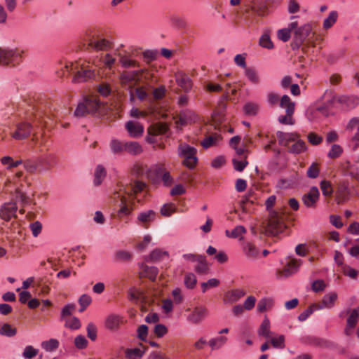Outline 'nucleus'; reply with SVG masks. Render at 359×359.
Masks as SVG:
<instances>
[{
	"mask_svg": "<svg viewBox=\"0 0 359 359\" xmlns=\"http://www.w3.org/2000/svg\"><path fill=\"white\" fill-rule=\"evenodd\" d=\"M145 184L135 181L129 184L118 185V190L114 193L115 198L120 199V209L118 211V216L121 218L124 216L130 215L133 211V199L131 198L133 194L141 191Z\"/></svg>",
	"mask_w": 359,
	"mask_h": 359,
	"instance_id": "nucleus-1",
	"label": "nucleus"
},
{
	"mask_svg": "<svg viewBox=\"0 0 359 359\" xmlns=\"http://www.w3.org/2000/svg\"><path fill=\"white\" fill-rule=\"evenodd\" d=\"M285 227L283 215L275 210H270L266 227V233L271 236L278 235L283 231Z\"/></svg>",
	"mask_w": 359,
	"mask_h": 359,
	"instance_id": "nucleus-2",
	"label": "nucleus"
},
{
	"mask_svg": "<svg viewBox=\"0 0 359 359\" xmlns=\"http://www.w3.org/2000/svg\"><path fill=\"white\" fill-rule=\"evenodd\" d=\"M179 156L184 158L183 164L189 168H194L197 162V150L186 143H182L177 149Z\"/></svg>",
	"mask_w": 359,
	"mask_h": 359,
	"instance_id": "nucleus-3",
	"label": "nucleus"
},
{
	"mask_svg": "<svg viewBox=\"0 0 359 359\" xmlns=\"http://www.w3.org/2000/svg\"><path fill=\"white\" fill-rule=\"evenodd\" d=\"M99 107L100 102L96 98H86L78 104L74 115L77 118H81L88 114L95 112Z\"/></svg>",
	"mask_w": 359,
	"mask_h": 359,
	"instance_id": "nucleus-4",
	"label": "nucleus"
},
{
	"mask_svg": "<svg viewBox=\"0 0 359 359\" xmlns=\"http://www.w3.org/2000/svg\"><path fill=\"white\" fill-rule=\"evenodd\" d=\"M245 7L244 14L248 16L252 13L257 17H264L269 13L268 7L262 0H248Z\"/></svg>",
	"mask_w": 359,
	"mask_h": 359,
	"instance_id": "nucleus-5",
	"label": "nucleus"
},
{
	"mask_svg": "<svg viewBox=\"0 0 359 359\" xmlns=\"http://www.w3.org/2000/svg\"><path fill=\"white\" fill-rule=\"evenodd\" d=\"M280 107L285 109L286 115L280 116L278 117V121L282 124L293 125L294 120L292 115L294 111V102H292L290 98L285 95L280 100Z\"/></svg>",
	"mask_w": 359,
	"mask_h": 359,
	"instance_id": "nucleus-6",
	"label": "nucleus"
},
{
	"mask_svg": "<svg viewBox=\"0 0 359 359\" xmlns=\"http://www.w3.org/2000/svg\"><path fill=\"white\" fill-rule=\"evenodd\" d=\"M162 165L161 164H155L150 167L143 164L142 163H135L133 168L132 172L137 175L146 176L147 178L154 179V172L156 174L161 171Z\"/></svg>",
	"mask_w": 359,
	"mask_h": 359,
	"instance_id": "nucleus-7",
	"label": "nucleus"
},
{
	"mask_svg": "<svg viewBox=\"0 0 359 359\" xmlns=\"http://www.w3.org/2000/svg\"><path fill=\"white\" fill-rule=\"evenodd\" d=\"M146 69H141L133 71H123L119 77L121 83L130 88H133L135 84L140 81L141 75L145 72Z\"/></svg>",
	"mask_w": 359,
	"mask_h": 359,
	"instance_id": "nucleus-8",
	"label": "nucleus"
},
{
	"mask_svg": "<svg viewBox=\"0 0 359 359\" xmlns=\"http://www.w3.org/2000/svg\"><path fill=\"white\" fill-rule=\"evenodd\" d=\"M74 74L73 83L86 82L95 77L94 69H89L83 64L80 65L79 63Z\"/></svg>",
	"mask_w": 359,
	"mask_h": 359,
	"instance_id": "nucleus-9",
	"label": "nucleus"
},
{
	"mask_svg": "<svg viewBox=\"0 0 359 359\" xmlns=\"http://www.w3.org/2000/svg\"><path fill=\"white\" fill-rule=\"evenodd\" d=\"M115 55L118 58V62L122 67L135 68L139 67V62L131 57L130 53L126 50H116Z\"/></svg>",
	"mask_w": 359,
	"mask_h": 359,
	"instance_id": "nucleus-10",
	"label": "nucleus"
},
{
	"mask_svg": "<svg viewBox=\"0 0 359 359\" xmlns=\"http://www.w3.org/2000/svg\"><path fill=\"white\" fill-rule=\"evenodd\" d=\"M24 50L18 48L1 49L0 48V65H8L20 57Z\"/></svg>",
	"mask_w": 359,
	"mask_h": 359,
	"instance_id": "nucleus-11",
	"label": "nucleus"
},
{
	"mask_svg": "<svg viewBox=\"0 0 359 359\" xmlns=\"http://www.w3.org/2000/svg\"><path fill=\"white\" fill-rule=\"evenodd\" d=\"M346 313L349 315L346 320L344 332L346 336H351L353 334V330L359 320V306L353 309H348Z\"/></svg>",
	"mask_w": 359,
	"mask_h": 359,
	"instance_id": "nucleus-12",
	"label": "nucleus"
},
{
	"mask_svg": "<svg viewBox=\"0 0 359 359\" xmlns=\"http://www.w3.org/2000/svg\"><path fill=\"white\" fill-rule=\"evenodd\" d=\"M312 31V25L310 23H306L302 26L298 27L294 32V37L295 41V44L297 48L300 47V46L304 42V41L308 38L309 34Z\"/></svg>",
	"mask_w": 359,
	"mask_h": 359,
	"instance_id": "nucleus-13",
	"label": "nucleus"
},
{
	"mask_svg": "<svg viewBox=\"0 0 359 359\" xmlns=\"http://www.w3.org/2000/svg\"><path fill=\"white\" fill-rule=\"evenodd\" d=\"M337 102V107L343 110H350L358 104V99L354 96L339 95L334 98Z\"/></svg>",
	"mask_w": 359,
	"mask_h": 359,
	"instance_id": "nucleus-14",
	"label": "nucleus"
},
{
	"mask_svg": "<svg viewBox=\"0 0 359 359\" xmlns=\"http://www.w3.org/2000/svg\"><path fill=\"white\" fill-rule=\"evenodd\" d=\"M32 126L29 123L22 122L16 126V130L11 133V136L16 140H21L28 137L32 132Z\"/></svg>",
	"mask_w": 359,
	"mask_h": 359,
	"instance_id": "nucleus-15",
	"label": "nucleus"
},
{
	"mask_svg": "<svg viewBox=\"0 0 359 359\" xmlns=\"http://www.w3.org/2000/svg\"><path fill=\"white\" fill-rule=\"evenodd\" d=\"M208 309L204 306H196L188 316L187 320L194 324H198L208 316Z\"/></svg>",
	"mask_w": 359,
	"mask_h": 359,
	"instance_id": "nucleus-16",
	"label": "nucleus"
},
{
	"mask_svg": "<svg viewBox=\"0 0 359 359\" xmlns=\"http://www.w3.org/2000/svg\"><path fill=\"white\" fill-rule=\"evenodd\" d=\"M17 210L18 207L15 203H6L0 209V217L5 221H9L16 217Z\"/></svg>",
	"mask_w": 359,
	"mask_h": 359,
	"instance_id": "nucleus-17",
	"label": "nucleus"
},
{
	"mask_svg": "<svg viewBox=\"0 0 359 359\" xmlns=\"http://www.w3.org/2000/svg\"><path fill=\"white\" fill-rule=\"evenodd\" d=\"M156 213L152 210L141 212L137 217V224L144 228H148L149 224L155 221Z\"/></svg>",
	"mask_w": 359,
	"mask_h": 359,
	"instance_id": "nucleus-18",
	"label": "nucleus"
},
{
	"mask_svg": "<svg viewBox=\"0 0 359 359\" xmlns=\"http://www.w3.org/2000/svg\"><path fill=\"white\" fill-rule=\"evenodd\" d=\"M338 298V295L335 292H331L324 295L321 302L319 304H313L316 306V309H328L334 307L335 302Z\"/></svg>",
	"mask_w": 359,
	"mask_h": 359,
	"instance_id": "nucleus-19",
	"label": "nucleus"
},
{
	"mask_svg": "<svg viewBox=\"0 0 359 359\" xmlns=\"http://www.w3.org/2000/svg\"><path fill=\"white\" fill-rule=\"evenodd\" d=\"M175 81L177 84L184 90L185 93H189L192 88V81L185 74L179 72L175 74Z\"/></svg>",
	"mask_w": 359,
	"mask_h": 359,
	"instance_id": "nucleus-20",
	"label": "nucleus"
},
{
	"mask_svg": "<svg viewBox=\"0 0 359 359\" xmlns=\"http://www.w3.org/2000/svg\"><path fill=\"white\" fill-rule=\"evenodd\" d=\"M88 46L95 51H106L111 48V43L106 39H92Z\"/></svg>",
	"mask_w": 359,
	"mask_h": 359,
	"instance_id": "nucleus-21",
	"label": "nucleus"
},
{
	"mask_svg": "<svg viewBox=\"0 0 359 359\" xmlns=\"http://www.w3.org/2000/svg\"><path fill=\"white\" fill-rule=\"evenodd\" d=\"M198 116L191 109H184L179 114V122L181 125H187L196 122Z\"/></svg>",
	"mask_w": 359,
	"mask_h": 359,
	"instance_id": "nucleus-22",
	"label": "nucleus"
},
{
	"mask_svg": "<svg viewBox=\"0 0 359 359\" xmlns=\"http://www.w3.org/2000/svg\"><path fill=\"white\" fill-rule=\"evenodd\" d=\"M302 264V261L300 259H290L283 271L279 272L280 276L287 277L296 273L299 266Z\"/></svg>",
	"mask_w": 359,
	"mask_h": 359,
	"instance_id": "nucleus-23",
	"label": "nucleus"
},
{
	"mask_svg": "<svg viewBox=\"0 0 359 359\" xmlns=\"http://www.w3.org/2000/svg\"><path fill=\"white\" fill-rule=\"evenodd\" d=\"M320 193L318 189L316 187H312L309 193L304 195L302 200L304 205L308 207H313L316 201L318 200Z\"/></svg>",
	"mask_w": 359,
	"mask_h": 359,
	"instance_id": "nucleus-24",
	"label": "nucleus"
},
{
	"mask_svg": "<svg viewBox=\"0 0 359 359\" xmlns=\"http://www.w3.org/2000/svg\"><path fill=\"white\" fill-rule=\"evenodd\" d=\"M126 128L132 137H141L144 133V127L138 122L129 121L126 123Z\"/></svg>",
	"mask_w": 359,
	"mask_h": 359,
	"instance_id": "nucleus-25",
	"label": "nucleus"
},
{
	"mask_svg": "<svg viewBox=\"0 0 359 359\" xmlns=\"http://www.w3.org/2000/svg\"><path fill=\"white\" fill-rule=\"evenodd\" d=\"M246 292L242 289H236L227 292L225 294L224 302L226 304H233L239 301L245 295Z\"/></svg>",
	"mask_w": 359,
	"mask_h": 359,
	"instance_id": "nucleus-26",
	"label": "nucleus"
},
{
	"mask_svg": "<svg viewBox=\"0 0 359 359\" xmlns=\"http://www.w3.org/2000/svg\"><path fill=\"white\" fill-rule=\"evenodd\" d=\"M122 323L123 317L119 315L111 314L105 320V326L110 330H117Z\"/></svg>",
	"mask_w": 359,
	"mask_h": 359,
	"instance_id": "nucleus-27",
	"label": "nucleus"
},
{
	"mask_svg": "<svg viewBox=\"0 0 359 359\" xmlns=\"http://www.w3.org/2000/svg\"><path fill=\"white\" fill-rule=\"evenodd\" d=\"M169 254L167 251L161 249H155L150 252V254L145 257V261L148 262H158L168 258Z\"/></svg>",
	"mask_w": 359,
	"mask_h": 359,
	"instance_id": "nucleus-28",
	"label": "nucleus"
},
{
	"mask_svg": "<svg viewBox=\"0 0 359 359\" xmlns=\"http://www.w3.org/2000/svg\"><path fill=\"white\" fill-rule=\"evenodd\" d=\"M274 306V300L271 297H263L260 299L257 304V311L264 313L271 310Z\"/></svg>",
	"mask_w": 359,
	"mask_h": 359,
	"instance_id": "nucleus-29",
	"label": "nucleus"
},
{
	"mask_svg": "<svg viewBox=\"0 0 359 359\" xmlns=\"http://www.w3.org/2000/svg\"><path fill=\"white\" fill-rule=\"evenodd\" d=\"M276 136L278 139V142L280 145L287 147L290 142L295 141L297 139L296 133H284L278 131Z\"/></svg>",
	"mask_w": 359,
	"mask_h": 359,
	"instance_id": "nucleus-30",
	"label": "nucleus"
},
{
	"mask_svg": "<svg viewBox=\"0 0 359 359\" xmlns=\"http://www.w3.org/2000/svg\"><path fill=\"white\" fill-rule=\"evenodd\" d=\"M346 130L352 134L353 141H359V118H351L346 126Z\"/></svg>",
	"mask_w": 359,
	"mask_h": 359,
	"instance_id": "nucleus-31",
	"label": "nucleus"
},
{
	"mask_svg": "<svg viewBox=\"0 0 359 359\" xmlns=\"http://www.w3.org/2000/svg\"><path fill=\"white\" fill-rule=\"evenodd\" d=\"M327 96L329 97V99L325 101L324 105L322 107H319L316 109L317 111H318L322 114H323L324 116H328V112H327V109L329 107L332 106V105L337 107V100H334V98L338 97L339 95H333L331 92H330V93L326 92L325 94V97H327Z\"/></svg>",
	"mask_w": 359,
	"mask_h": 359,
	"instance_id": "nucleus-32",
	"label": "nucleus"
},
{
	"mask_svg": "<svg viewBox=\"0 0 359 359\" xmlns=\"http://www.w3.org/2000/svg\"><path fill=\"white\" fill-rule=\"evenodd\" d=\"M243 252L244 255L250 259H255L259 255V250L254 244L250 242L243 243Z\"/></svg>",
	"mask_w": 359,
	"mask_h": 359,
	"instance_id": "nucleus-33",
	"label": "nucleus"
},
{
	"mask_svg": "<svg viewBox=\"0 0 359 359\" xmlns=\"http://www.w3.org/2000/svg\"><path fill=\"white\" fill-rule=\"evenodd\" d=\"M168 127L164 123H156L148 128V133L152 135H163L167 133Z\"/></svg>",
	"mask_w": 359,
	"mask_h": 359,
	"instance_id": "nucleus-34",
	"label": "nucleus"
},
{
	"mask_svg": "<svg viewBox=\"0 0 359 359\" xmlns=\"http://www.w3.org/2000/svg\"><path fill=\"white\" fill-rule=\"evenodd\" d=\"M245 75L248 80L254 85L260 83L261 79L258 72L253 67H247L245 69Z\"/></svg>",
	"mask_w": 359,
	"mask_h": 359,
	"instance_id": "nucleus-35",
	"label": "nucleus"
},
{
	"mask_svg": "<svg viewBox=\"0 0 359 359\" xmlns=\"http://www.w3.org/2000/svg\"><path fill=\"white\" fill-rule=\"evenodd\" d=\"M125 151L135 156L143 151L142 147L137 142H126Z\"/></svg>",
	"mask_w": 359,
	"mask_h": 359,
	"instance_id": "nucleus-36",
	"label": "nucleus"
},
{
	"mask_svg": "<svg viewBox=\"0 0 359 359\" xmlns=\"http://www.w3.org/2000/svg\"><path fill=\"white\" fill-rule=\"evenodd\" d=\"M162 165L161 171L158 173L153 172L154 175V179H151L152 181H156L157 179H158L160 177H162V180L165 186H170L172 183V178L171 177L170 173L167 172L164 168V165L161 164Z\"/></svg>",
	"mask_w": 359,
	"mask_h": 359,
	"instance_id": "nucleus-37",
	"label": "nucleus"
},
{
	"mask_svg": "<svg viewBox=\"0 0 359 359\" xmlns=\"http://www.w3.org/2000/svg\"><path fill=\"white\" fill-rule=\"evenodd\" d=\"M107 172L105 168L101 165H97L94 172V184L95 186H99L100 184H101V183L105 178Z\"/></svg>",
	"mask_w": 359,
	"mask_h": 359,
	"instance_id": "nucleus-38",
	"label": "nucleus"
},
{
	"mask_svg": "<svg viewBox=\"0 0 359 359\" xmlns=\"http://www.w3.org/2000/svg\"><path fill=\"white\" fill-rule=\"evenodd\" d=\"M246 229L242 226H236L232 231L226 230L225 234L229 238H238L243 240V235L246 233Z\"/></svg>",
	"mask_w": 359,
	"mask_h": 359,
	"instance_id": "nucleus-39",
	"label": "nucleus"
},
{
	"mask_svg": "<svg viewBox=\"0 0 359 359\" xmlns=\"http://www.w3.org/2000/svg\"><path fill=\"white\" fill-rule=\"evenodd\" d=\"M227 337L224 336L216 337L208 341V345L212 350L219 349L227 342Z\"/></svg>",
	"mask_w": 359,
	"mask_h": 359,
	"instance_id": "nucleus-40",
	"label": "nucleus"
},
{
	"mask_svg": "<svg viewBox=\"0 0 359 359\" xmlns=\"http://www.w3.org/2000/svg\"><path fill=\"white\" fill-rule=\"evenodd\" d=\"M293 142L292 146L289 147V151L290 153L298 154L306 150L307 147L306 143L303 140L297 138Z\"/></svg>",
	"mask_w": 359,
	"mask_h": 359,
	"instance_id": "nucleus-41",
	"label": "nucleus"
},
{
	"mask_svg": "<svg viewBox=\"0 0 359 359\" xmlns=\"http://www.w3.org/2000/svg\"><path fill=\"white\" fill-rule=\"evenodd\" d=\"M270 333V320L265 316L258 329V334L269 338Z\"/></svg>",
	"mask_w": 359,
	"mask_h": 359,
	"instance_id": "nucleus-42",
	"label": "nucleus"
},
{
	"mask_svg": "<svg viewBox=\"0 0 359 359\" xmlns=\"http://www.w3.org/2000/svg\"><path fill=\"white\" fill-rule=\"evenodd\" d=\"M126 142H121L116 139L111 140L109 147L111 152L114 154H120L125 151Z\"/></svg>",
	"mask_w": 359,
	"mask_h": 359,
	"instance_id": "nucleus-43",
	"label": "nucleus"
},
{
	"mask_svg": "<svg viewBox=\"0 0 359 359\" xmlns=\"http://www.w3.org/2000/svg\"><path fill=\"white\" fill-rule=\"evenodd\" d=\"M16 334V328L8 323H4L0 326V334L2 336L12 337H14Z\"/></svg>",
	"mask_w": 359,
	"mask_h": 359,
	"instance_id": "nucleus-44",
	"label": "nucleus"
},
{
	"mask_svg": "<svg viewBox=\"0 0 359 359\" xmlns=\"http://www.w3.org/2000/svg\"><path fill=\"white\" fill-rule=\"evenodd\" d=\"M197 264L195 266V270L199 273H206L208 271V263L204 256L200 255L198 257Z\"/></svg>",
	"mask_w": 359,
	"mask_h": 359,
	"instance_id": "nucleus-45",
	"label": "nucleus"
},
{
	"mask_svg": "<svg viewBox=\"0 0 359 359\" xmlns=\"http://www.w3.org/2000/svg\"><path fill=\"white\" fill-rule=\"evenodd\" d=\"M145 349L142 350L139 348H128L126 351V356L128 359H140L143 356Z\"/></svg>",
	"mask_w": 359,
	"mask_h": 359,
	"instance_id": "nucleus-46",
	"label": "nucleus"
},
{
	"mask_svg": "<svg viewBox=\"0 0 359 359\" xmlns=\"http://www.w3.org/2000/svg\"><path fill=\"white\" fill-rule=\"evenodd\" d=\"M259 109V104L252 102H248L243 106L245 114L249 116H255L258 113Z\"/></svg>",
	"mask_w": 359,
	"mask_h": 359,
	"instance_id": "nucleus-47",
	"label": "nucleus"
},
{
	"mask_svg": "<svg viewBox=\"0 0 359 359\" xmlns=\"http://www.w3.org/2000/svg\"><path fill=\"white\" fill-rule=\"evenodd\" d=\"M59 346V341L55 339H50L41 343V347L48 352L55 351Z\"/></svg>",
	"mask_w": 359,
	"mask_h": 359,
	"instance_id": "nucleus-48",
	"label": "nucleus"
},
{
	"mask_svg": "<svg viewBox=\"0 0 359 359\" xmlns=\"http://www.w3.org/2000/svg\"><path fill=\"white\" fill-rule=\"evenodd\" d=\"M338 18V13L337 11H333L330 13L328 17L323 21V28L328 29L332 27L334 24L337 22Z\"/></svg>",
	"mask_w": 359,
	"mask_h": 359,
	"instance_id": "nucleus-49",
	"label": "nucleus"
},
{
	"mask_svg": "<svg viewBox=\"0 0 359 359\" xmlns=\"http://www.w3.org/2000/svg\"><path fill=\"white\" fill-rule=\"evenodd\" d=\"M259 44L262 48L266 49L273 48V43L270 39V36L268 33H264L259 38Z\"/></svg>",
	"mask_w": 359,
	"mask_h": 359,
	"instance_id": "nucleus-50",
	"label": "nucleus"
},
{
	"mask_svg": "<svg viewBox=\"0 0 359 359\" xmlns=\"http://www.w3.org/2000/svg\"><path fill=\"white\" fill-rule=\"evenodd\" d=\"M320 173L319 165L318 163L313 162L309 167L306 171V175L309 178L315 179L318 177Z\"/></svg>",
	"mask_w": 359,
	"mask_h": 359,
	"instance_id": "nucleus-51",
	"label": "nucleus"
},
{
	"mask_svg": "<svg viewBox=\"0 0 359 359\" xmlns=\"http://www.w3.org/2000/svg\"><path fill=\"white\" fill-rule=\"evenodd\" d=\"M221 137L218 135H211L207 137L204 139V140L201 142V145L207 149L217 144L220 140Z\"/></svg>",
	"mask_w": 359,
	"mask_h": 359,
	"instance_id": "nucleus-52",
	"label": "nucleus"
},
{
	"mask_svg": "<svg viewBox=\"0 0 359 359\" xmlns=\"http://www.w3.org/2000/svg\"><path fill=\"white\" fill-rule=\"evenodd\" d=\"M144 276H147L151 280H154L158 274V269L155 266H143Z\"/></svg>",
	"mask_w": 359,
	"mask_h": 359,
	"instance_id": "nucleus-53",
	"label": "nucleus"
},
{
	"mask_svg": "<svg viewBox=\"0 0 359 359\" xmlns=\"http://www.w3.org/2000/svg\"><path fill=\"white\" fill-rule=\"evenodd\" d=\"M65 325L71 330H78L81 327V323L78 318L72 317L65 319Z\"/></svg>",
	"mask_w": 359,
	"mask_h": 359,
	"instance_id": "nucleus-54",
	"label": "nucleus"
},
{
	"mask_svg": "<svg viewBox=\"0 0 359 359\" xmlns=\"http://www.w3.org/2000/svg\"><path fill=\"white\" fill-rule=\"evenodd\" d=\"M320 187L322 190L323 194L325 196H330L333 192L332 184L329 181L323 180L320 183Z\"/></svg>",
	"mask_w": 359,
	"mask_h": 359,
	"instance_id": "nucleus-55",
	"label": "nucleus"
},
{
	"mask_svg": "<svg viewBox=\"0 0 359 359\" xmlns=\"http://www.w3.org/2000/svg\"><path fill=\"white\" fill-rule=\"evenodd\" d=\"M343 149L339 144H333L327 154V156L330 158H336L341 156Z\"/></svg>",
	"mask_w": 359,
	"mask_h": 359,
	"instance_id": "nucleus-56",
	"label": "nucleus"
},
{
	"mask_svg": "<svg viewBox=\"0 0 359 359\" xmlns=\"http://www.w3.org/2000/svg\"><path fill=\"white\" fill-rule=\"evenodd\" d=\"M92 299L88 294H82L79 299V304L81 306L80 312H83L91 303Z\"/></svg>",
	"mask_w": 359,
	"mask_h": 359,
	"instance_id": "nucleus-57",
	"label": "nucleus"
},
{
	"mask_svg": "<svg viewBox=\"0 0 359 359\" xmlns=\"http://www.w3.org/2000/svg\"><path fill=\"white\" fill-rule=\"evenodd\" d=\"M38 349L34 348L32 346H27L22 353V356L25 359H32L38 354Z\"/></svg>",
	"mask_w": 359,
	"mask_h": 359,
	"instance_id": "nucleus-58",
	"label": "nucleus"
},
{
	"mask_svg": "<svg viewBox=\"0 0 359 359\" xmlns=\"http://www.w3.org/2000/svg\"><path fill=\"white\" fill-rule=\"evenodd\" d=\"M88 341L83 335H78L74 339V346L78 349H83L88 346Z\"/></svg>",
	"mask_w": 359,
	"mask_h": 359,
	"instance_id": "nucleus-59",
	"label": "nucleus"
},
{
	"mask_svg": "<svg viewBox=\"0 0 359 359\" xmlns=\"http://www.w3.org/2000/svg\"><path fill=\"white\" fill-rule=\"evenodd\" d=\"M270 341L274 348H283L285 347V337L283 335L273 337L271 339Z\"/></svg>",
	"mask_w": 359,
	"mask_h": 359,
	"instance_id": "nucleus-60",
	"label": "nucleus"
},
{
	"mask_svg": "<svg viewBox=\"0 0 359 359\" xmlns=\"http://www.w3.org/2000/svg\"><path fill=\"white\" fill-rule=\"evenodd\" d=\"M204 90L207 92H221L222 90V87L219 83H214L212 82H206L204 84Z\"/></svg>",
	"mask_w": 359,
	"mask_h": 359,
	"instance_id": "nucleus-61",
	"label": "nucleus"
},
{
	"mask_svg": "<svg viewBox=\"0 0 359 359\" xmlns=\"http://www.w3.org/2000/svg\"><path fill=\"white\" fill-rule=\"evenodd\" d=\"M29 228L34 237H37L42 231V224L39 221H35L29 224Z\"/></svg>",
	"mask_w": 359,
	"mask_h": 359,
	"instance_id": "nucleus-62",
	"label": "nucleus"
},
{
	"mask_svg": "<svg viewBox=\"0 0 359 359\" xmlns=\"http://www.w3.org/2000/svg\"><path fill=\"white\" fill-rule=\"evenodd\" d=\"M196 277L192 273H189L185 276L184 284L188 288H193L196 283Z\"/></svg>",
	"mask_w": 359,
	"mask_h": 359,
	"instance_id": "nucleus-63",
	"label": "nucleus"
},
{
	"mask_svg": "<svg viewBox=\"0 0 359 359\" xmlns=\"http://www.w3.org/2000/svg\"><path fill=\"white\" fill-rule=\"evenodd\" d=\"M256 302L257 299L255 297L250 295L244 301L243 306L244 307L245 310L251 311L255 306Z\"/></svg>",
	"mask_w": 359,
	"mask_h": 359,
	"instance_id": "nucleus-64",
	"label": "nucleus"
}]
</instances>
